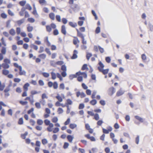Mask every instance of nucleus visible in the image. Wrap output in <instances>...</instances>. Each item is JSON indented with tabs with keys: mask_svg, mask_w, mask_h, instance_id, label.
<instances>
[{
	"mask_svg": "<svg viewBox=\"0 0 153 153\" xmlns=\"http://www.w3.org/2000/svg\"><path fill=\"white\" fill-rule=\"evenodd\" d=\"M56 24L54 23H51L49 25H47L46 26V31L49 33L51 32L52 30V29H54L53 32V35L56 36L59 34V32L57 29H56Z\"/></svg>",
	"mask_w": 153,
	"mask_h": 153,
	"instance_id": "f257e3e1",
	"label": "nucleus"
},
{
	"mask_svg": "<svg viewBox=\"0 0 153 153\" xmlns=\"http://www.w3.org/2000/svg\"><path fill=\"white\" fill-rule=\"evenodd\" d=\"M81 75H82L83 77L85 78H86L87 77V76L86 73L79 71L76 73L75 74L70 75L69 76V78L70 80H72L73 78H76L78 76Z\"/></svg>",
	"mask_w": 153,
	"mask_h": 153,
	"instance_id": "f03ea898",
	"label": "nucleus"
},
{
	"mask_svg": "<svg viewBox=\"0 0 153 153\" xmlns=\"http://www.w3.org/2000/svg\"><path fill=\"white\" fill-rule=\"evenodd\" d=\"M4 63L1 64L2 67L5 69H8L10 67L9 64L10 63V61L9 59L6 58L4 59Z\"/></svg>",
	"mask_w": 153,
	"mask_h": 153,
	"instance_id": "7ed1b4c3",
	"label": "nucleus"
},
{
	"mask_svg": "<svg viewBox=\"0 0 153 153\" xmlns=\"http://www.w3.org/2000/svg\"><path fill=\"white\" fill-rule=\"evenodd\" d=\"M48 85L49 88L53 86L54 89H57L58 88V84L56 82H54L53 83L51 81H49L48 83Z\"/></svg>",
	"mask_w": 153,
	"mask_h": 153,
	"instance_id": "20e7f679",
	"label": "nucleus"
},
{
	"mask_svg": "<svg viewBox=\"0 0 153 153\" xmlns=\"http://www.w3.org/2000/svg\"><path fill=\"white\" fill-rule=\"evenodd\" d=\"M1 53H0V61L3 59V55L5 54L6 52V48L5 47H2L1 51Z\"/></svg>",
	"mask_w": 153,
	"mask_h": 153,
	"instance_id": "39448f33",
	"label": "nucleus"
},
{
	"mask_svg": "<svg viewBox=\"0 0 153 153\" xmlns=\"http://www.w3.org/2000/svg\"><path fill=\"white\" fill-rule=\"evenodd\" d=\"M74 39L73 40V44L76 46V47L78 48L79 47L78 44L79 43L80 41L76 36L73 37Z\"/></svg>",
	"mask_w": 153,
	"mask_h": 153,
	"instance_id": "423d86ee",
	"label": "nucleus"
},
{
	"mask_svg": "<svg viewBox=\"0 0 153 153\" xmlns=\"http://www.w3.org/2000/svg\"><path fill=\"white\" fill-rule=\"evenodd\" d=\"M41 145V142L39 141H36V142L35 147V151L37 152H39V151L40 146Z\"/></svg>",
	"mask_w": 153,
	"mask_h": 153,
	"instance_id": "0eeeda50",
	"label": "nucleus"
},
{
	"mask_svg": "<svg viewBox=\"0 0 153 153\" xmlns=\"http://www.w3.org/2000/svg\"><path fill=\"white\" fill-rule=\"evenodd\" d=\"M112 130V128L109 126L107 128V129H105L104 128H102V131L104 134H108L109 132L111 131Z\"/></svg>",
	"mask_w": 153,
	"mask_h": 153,
	"instance_id": "6e6552de",
	"label": "nucleus"
},
{
	"mask_svg": "<svg viewBox=\"0 0 153 153\" xmlns=\"http://www.w3.org/2000/svg\"><path fill=\"white\" fill-rule=\"evenodd\" d=\"M45 112L46 114H44V118H46L50 116V114L51 113L50 110L48 108H46L45 109Z\"/></svg>",
	"mask_w": 153,
	"mask_h": 153,
	"instance_id": "1a4fd4ad",
	"label": "nucleus"
},
{
	"mask_svg": "<svg viewBox=\"0 0 153 153\" xmlns=\"http://www.w3.org/2000/svg\"><path fill=\"white\" fill-rule=\"evenodd\" d=\"M115 92V89L113 87L109 88L108 90V95L112 96Z\"/></svg>",
	"mask_w": 153,
	"mask_h": 153,
	"instance_id": "9d476101",
	"label": "nucleus"
},
{
	"mask_svg": "<svg viewBox=\"0 0 153 153\" xmlns=\"http://www.w3.org/2000/svg\"><path fill=\"white\" fill-rule=\"evenodd\" d=\"M11 85H9L4 90V92L5 93V96H8L9 95V94L8 92L10 90V87Z\"/></svg>",
	"mask_w": 153,
	"mask_h": 153,
	"instance_id": "9b49d317",
	"label": "nucleus"
},
{
	"mask_svg": "<svg viewBox=\"0 0 153 153\" xmlns=\"http://www.w3.org/2000/svg\"><path fill=\"white\" fill-rule=\"evenodd\" d=\"M85 137L87 139H90L91 141H95L96 140L95 138L93 136L90 137L89 134H85Z\"/></svg>",
	"mask_w": 153,
	"mask_h": 153,
	"instance_id": "f8f14e48",
	"label": "nucleus"
},
{
	"mask_svg": "<svg viewBox=\"0 0 153 153\" xmlns=\"http://www.w3.org/2000/svg\"><path fill=\"white\" fill-rule=\"evenodd\" d=\"M77 31V36L80 37L81 39L85 38L84 35L82 33L77 29H76Z\"/></svg>",
	"mask_w": 153,
	"mask_h": 153,
	"instance_id": "ddd939ff",
	"label": "nucleus"
},
{
	"mask_svg": "<svg viewBox=\"0 0 153 153\" xmlns=\"http://www.w3.org/2000/svg\"><path fill=\"white\" fill-rule=\"evenodd\" d=\"M99 66L98 67V69L100 71L103 69L104 65L101 61H100L98 63Z\"/></svg>",
	"mask_w": 153,
	"mask_h": 153,
	"instance_id": "4468645a",
	"label": "nucleus"
},
{
	"mask_svg": "<svg viewBox=\"0 0 153 153\" xmlns=\"http://www.w3.org/2000/svg\"><path fill=\"white\" fill-rule=\"evenodd\" d=\"M67 138L69 142L72 143L74 138V137L73 135H68L67 136Z\"/></svg>",
	"mask_w": 153,
	"mask_h": 153,
	"instance_id": "2eb2a0df",
	"label": "nucleus"
},
{
	"mask_svg": "<svg viewBox=\"0 0 153 153\" xmlns=\"http://www.w3.org/2000/svg\"><path fill=\"white\" fill-rule=\"evenodd\" d=\"M125 91L122 90L121 88H120L119 91H118L117 93L116 96L117 97H119L122 95L124 94Z\"/></svg>",
	"mask_w": 153,
	"mask_h": 153,
	"instance_id": "dca6fc26",
	"label": "nucleus"
},
{
	"mask_svg": "<svg viewBox=\"0 0 153 153\" xmlns=\"http://www.w3.org/2000/svg\"><path fill=\"white\" fill-rule=\"evenodd\" d=\"M61 33L64 35H65L66 34L65 26L64 25H62L61 26Z\"/></svg>",
	"mask_w": 153,
	"mask_h": 153,
	"instance_id": "f3484780",
	"label": "nucleus"
},
{
	"mask_svg": "<svg viewBox=\"0 0 153 153\" xmlns=\"http://www.w3.org/2000/svg\"><path fill=\"white\" fill-rule=\"evenodd\" d=\"M78 52L76 50H74L73 51V56L71 57L72 59H74L76 58L77 57V54Z\"/></svg>",
	"mask_w": 153,
	"mask_h": 153,
	"instance_id": "a211bd4d",
	"label": "nucleus"
},
{
	"mask_svg": "<svg viewBox=\"0 0 153 153\" xmlns=\"http://www.w3.org/2000/svg\"><path fill=\"white\" fill-rule=\"evenodd\" d=\"M19 74L20 75H25L26 74V72L24 70H22V68L21 66L19 68Z\"/></svg>",
	"mask_w": 153,
	"mask_h": 153,
	"instance_id": "6ab92c4d",
	"label": "nucleus"
},
{
	"mask_svg": "<svg viewBox=\"0 0 153 153\" xmlns=\"http://www.w3.org/2000/svg\"><path fill=\"white\" fill-rule=\"evenodd\" d=\"M73 102L72 100L70 99H67L66 100V102L65 103L66 106L68 107L69 105L72 104Z\"/></svg>",
	"mask_w": 153,
	"mask_h": 153,
	"instance_id": "aec40b11",
	"label": "nucleus"
},
{
	"mask_svg": "<svg viewBox=\"0 0 153 153\" xmlns=\"http://www.w3.org/2000/svg\"><path fill=\"white\" fill-rule=\"evenodd\" d=\"M30 84L28 83H26L23 86L24 91H27L28 90V88Z\"/></svg>",
	"mask_w": 153,
	"mask_h": 153,
	"instance_id": "412c9836",
	"label": "nucleus"
},
{
	"mask_svg": "<svg viewBox=\"0 0 153 153\" xmlns=\"http://www.w3.org/2000/svg\"><path fill=\"white\" fill-rule=\"evenodd\" d=\"M53 127V123L50 124V125H48V126L47 128V130L48 132H51L52 131V128Z\"/></svg>",
	"mask_w": 153,
	"mask_h": 153,
	"instance_id": "4be33fe9",
	"label": "nucleus"
},
{
	"mask_svg": "<svg viewBox=\"0 0 153 153\" xmlns=\"http://www.w3.org/2000/svg\"><path fill=\"white\" fill-rule=\"evenodd\" d=\"M49 18L52 20L55 19V15L53 13H51L49 14Z\"/></svg>",
	"mask_w": 153,
	"mask_h": 153,
	"instance_id": "5701e85b",
	"label": "nucleus"
},
{
	"mask_svg": "<svg viewBox=\"0 0 153 153\" xmlns=\"http://www.w3.org/2000/svg\"><path fill=\"white\" fill-rule=\"evenodd\" d=\"M24 21L25 19H23L17 21L16 23L19 26H20L24 22Z\"/></svg>",
	"mask_w": 153,
	"mask_h": 153,
	"instance_id": "b1692460",
	"label": "nucleus"
},
{
	"mask_svg": "<svg viewBox=\"0 0 153 153\" xmlns=\"http://www.w3.org/2000/svg\"><path fill=\"white\" fill-rule=\"evenodd\" d=\"M69 25L73 27H75L77 26V24L76 23L73 22H69Z\"/></svg>",
	"mask_w": 153,
	"mask_h": 153,
	"instance_id": "393cba45",
	"label": "nucleus"
},
{
	"mask_svg": "<svg viewBox=\"0 0 153 153\" xmlns=\"http://www.w3.org/2000/svg\"><path fill=\"white\" fill-rule=\"evenodd\" d=\"M24 8L25 10V9H27L29 10H31L32 9V7L29 4H26L25 5V8Z\"/></svg>",
	"mask_w": 153,
	"mask_h": 153,
	"instance_id": "a878e982",
	"label": "nucleus"
},
{
	"mask_svg": "<svg viewBox=\"0 0 153 153\" xmlns=\"http://www.w3.org/2000/svg\"><path fill=\"white\" fill-rule=\"evenodd\" d=\"M134 117L139 122L141 123H143V119L140 116H135Z\"/></svg>",
	"mask_w": 153,
	"mask_h": 153,
	"instance_id": "bb28decb",
	"label": "nucleus"
},
{
	"mask_svg": "<svg viewBox=\"0 0 153 153\" xmlns=\"http://www.w3.org/2000/svg\"><path fill=\"white\" fill-rule=\"evenodd\" d=\"M77 125L74 123H71L69 126V127L72 129H73L74 128L77 127Z\"/></svg>",
	"mask_w": 153,
	"mask_h": 153,
	"instance_id": "cd10ccee",
	"label": "nucleus"
},
{
	"mask_svg": "<svg viewBox=\"0 0 153 153\" xmlns=\"http://www.w3.org/2000/svg\"><path fill=\"white\" fill-rule=\"evenodd\" d=\"M109 69H107L104 70L103 69L102 70L100 71V72H102L103 74L105 75L108 74L109 71Z\"/></svg>",
	"mask_w": 153,
	"mask_h": 153,
	"instance_id": "c85d7f7f",
	"label": "nucleus"
},
{
	"mask_svg": "<svg viewBox=\"0 0 153 153\" xmlns=\"http://www.w3.org/2000/svg\"><path fill=\"white\" fill-rule=\"evenodd\" d=\"M35 105L37 109H39L41 108V105L40 102H37L35 104Z\"/></svg>",
	"mask_w": 153,
	"mask_h": 153,
	"instance_id": "c756f323",
	"label": "nucleus"
},
{
	"mask_svg": "<svg viewBox=\"0 0 153 153\" xmlns=\"http://www.w3.org/2000/svg\"><path fill=\"white\" fill-rule=\"evenodd\" d=\"M9 71L5 69L3 70L2 71V74L3 75H7L9 74Z\"/></svg>",
	"mask_w": 153,
	"mask_h": 153,
	"instance_id": "7c9ffc66",
	"label": "nucleus"
},
{
	"mask_svg": "<svg viewBox=\"0 0 153 153\" xmlns=\"http://www.w3.org/2000/svg\"><path fill=\"white\" fill-rule=\"evenodd\" d=\"M33 29V27L32 26H30V24L28 25V26L27 27V30L28 32L32 31Z\"/></svg>",
	"mask_w": 153,
	"mask_h": 153,
	"instance_id": "2f4dec72",
	"label": "nucleus"
},
{
	"mask_svg": "<svg viewBox=\"0 0 153 153\" xmlns=\"http://www.w3.org/2000/svg\"><path fill=\"white\" fill-rule=\"evenodd\" d=\"M25 100H28L31 104H33V103L34 102V100H33V99H31V98L29 97H26L25 98Z\"/></svg>",
	"mask_w": 153,
	"mask_h": 153,
	"instance_id": "473e14b6",
	"label": "nucleus"
},
{
	"mask_svg": "<svg viewBox=\"0 0 153 153\" xmlns=\"http://www.w3.org/2000/svg\"><path fill=\"white\" fill-rule=\"evenodd\" d=\"M10 34L14 36L16 32L14 29L13 28L11 29L9 31Z\"/></svg>",
	"mask_w": 153,
	"mask_h": 153,
	"instance_id": "72a5a7b5",
	"label": "nucleus"
},
{
	"mask_svg": "<svg viewBox=\"0 0 153 153\" xmlns=\"http://www.w3.org/2000/svg\"><path fill=\"white\" fill-rule=\"evenodd\" d=\"M5 87L4 84H1V82L0 81V91H2L4 90Z\"/></svg>",
	"mask_w": 153,
	"mask_h": 153,
	"instance_id": "f704fd0d",
	"label": "nucleus"
},
{
	"mask_svg": "<svg viewBox=\"0 0 153 153\" xmlns=\"http://www.w3.org/2000/svg\"><path fill=\"white\" fill-rule=\"evenodd\" d=\"M44 122L46 126H48L51 124H52L51 123L50 121L48 119H45L44 121Z\"/></svg>",
	"mask_w": 153,
	"mask_h": 153,
	"instance_id": "c9c22d12",
	"label": "nucleus"
},
{
	"mask_svg": "<svg viewBox=\"0 0 153 153\" xmlns=\"http://www.w3.org/2000/svg\"><path fill=\"white\" fill-rule=\"evenodd\" d=\"M93 116H94V119L97 121L99 120L100 117L99 115L98 114L96 113L95 114H94Z\"/></svg>",
	"mask_w": 153,
	"mask_h": 153,
	"instance_id": "e433bc0d",
	"label": "nucleus"
},
{
	"mask_svg": "<svg viewBox=\"0 0 153 153\" xmlns=\"http://www.w3.org/2000/svg\"><path fill=\"white\" fill-rule=\"evenodd\" d=\"M19 103L20 104L22 105H27L28 104V102L27 101H23L22 100H20L19 101Z\"/></svg>",
	"mask_w": 153,
	"mask_h": 153,
	"instance_id": "4c0bfd02",
	"label": "nucleus"
},
{
	"mask_svg": "<svg viewBox=\"0 0 153 153\" xmlns=\"http://www.w3.org/2000/svg\"><path fill=\"white\" fill-rule=\"evenodd\" d=\"M42 75L45 78H48L49 76V74L46 72H42Z\"/></svg>",
	"mask_w": 153,
	"mask_h": 153,
	"instance_id": "58836bf2",
	"label": "nucleus"
},
{
	"mask_svg": "<svg viewBox=\"0 0 153 153\" xmlns=\"http://www.w3.org/2000/svg\"><path fill=\"white\" fill-rule=\"evenodd\" d=\"M97 101L96 100L93 99L90 101V104L93 105H94L97 104Z\"/></svg>",
	"mask_w": 153,
	"mask_h": 153,
	"instance_id": "ea45409f",
	"label": "nucleus"
},
{
	"mask_svg": "<svg viewBox=\"0 0 153 153\" xmlns=\"http://www.w3.org/2000/svg\"><path fill=\"white\" fill-rule=\"evenodd\" d=\"M46 55L45 54L43 53L39 54L38 56L42 59H45L46 57Z\"/></svg>",
	"mask_w": 153,
	"mask_h": 153,
	"instance_id": "a19ab883",
	"label": "nucleus"
},
{
	"mask_svg": "<svg viewBox=\"0 0 153 153\" xmlns=\"http://www.w3.org/2000/svg\"><path fill=\"white\" fill-rule=\"evenodd\" d=\"M26 2L25 1H22L19 2V4L21 6L23 7L25 5Z\"/></svg>",
	"mask_w": 153,
	"mask_h": 153,
	"instance_id": "79ce46f5",
	"label": "nucleus"
},
{
	"mask_svg": "<svg viewBox=\"0 0 153 153\" xmlns=\"http://www.w3.org/2000/svg\"><path fill=\"white\" fill-rule=\"evenodd\" d=\"M28 133L27 132H25L24 134H22L21 135V138L24 139H25L26 138V137Z\"/></svg>",
	"mask_w": 153,
	"mask_h": 153,
	"instance_id": "37998d69",
	"label": "nucleus"
},
{
	"mask_svg": "<svg viewBox=\"0 0 153 153\" xmlns=\"http://www.w3.org/2000/svg\"><path fill=\"white\" fill-rule=\"evenodd\" d=\"M51 74L52 79L53 80L55 79L56 78V74L54 72H52L51 73Z\"/></svg>",
	"mask_w": 153,
	"mask_h": 153,
	"instance_id": "c03bdc74",
	"label": "nucleus"
},
{
	"mask_svg": "<svg viewBox=\"0 0 153 153\" xmlns=\"http://www.w3.org/2000/svg\"><path fill=\"white\" fill-rule=\"evenodd\" d=\"M18 124L19 125H22L23 123V120L22 117L20 118L18 121Z\"/></svg>",
	"mask_w": 153,
	"mask_h": 153,
	"instance_id": "a18cd8bd",
	"label": "nucleus"
},
{
	"mask_svg": "<svg viewBox=\"0 0 153 153\" xmlns=\"http://www.w3.org/2000/svg\"><path fill=\"white\" fill-rule=\"evenodd\" d=\"M25 10L24 8H22L21 11L19 12V14L20 16H22L24 15Z\"/></svg>",
	"mask_w": 153,
	"mask_h": 153,
	"instance_id": "49530a36",
	"label": "nucleus"
},
{
	"mask_svg": "<svg viewBox=\"0 0 153 153\" xmlns=\"http://www.w3.org/2000/svg\"><path fill=\"white\" fill-rule=\"evenodd\" d=\"M27 20L29 22L31 23H33L35 21L34 19L32 18H28L27 19Z\"/></svg>",
	"mask_w": 153,
	"mask_h": 153,
	"instance_id": "de8ad7c7",
	"label": "nucleus"
},
{
	"mask_svg": "<svg viewBox=\"0 0 153 153\" xmlns=\"http://www.w3.org/2000/svg\"><path fill=\"white\" fill-rule=\"evenodd\" d=\"M65 88L64 84L63 83L60 84L59 85V89L60 90H63Z\"/></svg>",
	"mask_w": 153,
	"mask_h": 153,
	"instance_id": "09e8293b",
	"label": "nucleus"
},
{
	"mask_svg": "<svg viewBox=\"0 0 153 153\" xmlns=\"http://www.w3.org/2000/svg\"><path fill=\"white\" fill-rule=\"evenodd\" d=\"M37 123L38 125H41L43 124V121L42 120L38 119L37 121Z\"/></svg>",
	"mask_w": 153,
	"mask_h": 153,
	"instance_id": "8fccbe9b",
	"label": "nucleus"
},
{
	"mask_svg": "<svg viewBox=\"0 0 153 153\" xmlns=\"http://www.w3.org/2000/svg\"><path fill=\"white\" fill-rule=\"evenodd\" d=\"M56 98L58 100V101L62 102L63 101L62 98L59 95H57L56 96Z\"/></svg>",
	"mask_w": 153,
	"mask_h": 153,
	"instance_id": "3c124183",
	"label": "nucleus"
},
{
	"mask_svg": "<svg viewBox=\"0 0 153 153\" xmlns=\"http://www.w3.org/2000/svg\"><path fill=\"white\" fill-rule=\"evenodd\" d=\"M56 21L59 22H61V17L59 15H56Z\"/></svg>",
	"mask_w": 153,
	"mask_h": 153,
	"instance_id": "603ef678",
	"label": "nucleus"
},
{
	"mask_svg": "<svg viewBox=\"0 0 153 153\" xmlns=\"http://www.w3.org/2000/svg\"><path fill=\"white\" fill-rule=\"evenodd\" d=\"M57 111L58 114H62L63 112V110L62 108H59L57 109Z\"/></svg>",
	"mask_w": 153,
	"mask_h": 153,
	"instance_id": "864d4df0",
	"label": "nucleus"
},
{
	"mask_svg": "<svg viewBox=\"0 0 153 153\" xmlns=\"http://www.w3.org/2000/svg\"><path fill=\"white\" fill-rule=\"evenodd\" d=\"M61 21L64 24H66L68 22V20L67 19L65 18H63L62 19Z\"/></svg>",
	"mask_w": 153,
	"mask_h": 153,
	"instance_id": "5fc2aeb1",
	"label": "nucleus"
},
{
	"mask_svg": "<svg viewBox=\"0 0 153 153\" xmlns=\"http://www.w3.org/2000/svg\"><path fill=\"white\" fill-rule=\"evenodd\" d=\"M61 69L63 71H66V67L65 65H62L61 66Z\"/></svg>",
	"mask_w": 153,
	"mask_h": 153,
	"instance_id": "6e6d98bb",
	"label": "nucleus"
},
{
	"mask_svg": "<svg viewBox=\"0 0 153 153\" xmlns=\"http://www.w3.org/2000/svg\"><path fill=\"white\" fill-rule=\"evenodd\" d=\"M58 121V119L57 117H54L52 119V121L53 123H56Z\"/></svg>",
	"mask_w": 153,
	"mask_h": 153,
	"instance_id": "4d7b16f0",
	"label": "nucleus"
},
{
	"mask_svg": "<svg viewBox=\"0 0 153 153\" xmlns=\"http://www.w3.org/2000/svg\"><path fill=\"white\" fill-rule=\"evenodd\" d=\"M39 93V92H38L35 90H32L30 92L32 96L36 94H37Z\"/></svg>",
	"mask_w": 153,
	"mask_h": 153,
	"instance_id": "13d9d810",
	"label": "nucleus"
},
{
	"mask_svg": "<svg viewBox=\"0 0 153 153\" xmlns=\"http://www.w3.org/2000/svg\"><path fill=\"white\" fill-rule=\"evenodd\" d=\"M16 92L18 93H20L22 91V89L19 87H17L16 90Z\"/></svg>",
	"mask_w": 153,
	"mask_h": 153,
	"instance_id": "bf43d9fd",
	"label": "nucleus"
},
{
	"mask_svg": "<svg viewBox=\"0 0 153 153\" xmlns=\"http://www.w3.org/2000/svg\"><path fill=\"white\" fill-rule=\"evenodd\" d=\"M92 56V54L91 53H88L86 54V58L88 60Z\"/></svg>",
	"mask_w": 153,
	"mask_h": 153,
	"instance_id": "052dcab7",
	"label": "nucleus"
},
{
	"mask_svg": "<svg viewBox=\"0 0 153 153\" xmlns=\"http://www.w3.org/2000/svg\"><path fill=\"white\" fill-rule=\"evenodd\" d=\"M34 110V109L33 108H31L30 109L28 110L27 111V114H30L31 113H33V111Z\"/></svg>",
	"mask_w": 153,
	"mask_h": 153,
	"instance_id": "680f3d73",
	"label": "nucleus"
},
{
	"mask_svg": "<svg viewBox=\"0 0 153 153\" xmlns=\"http://www.w3.org/2000/svg\"><path fill=\"white\" fill-rule=\"evenodd\" d=\"M42 142L43 145H45L48 143V142L46 139H43L42 140Z\"/></svg>",
	"mask_w": 153,
	"mask_h": 153,
	"instance_id": "e2e57ef3",
	"label": "nucleus"
},
{
	"mask_svg": "<svg viewBox=\"0 0 153 153\" xmlns=\"http://www.w3.org/2000/svg\"><path fill=\"white\" fill-rule=\"evenodd\" d=\"M78 7V5L77 4H74L71 6V8L72 9L74 10H75Z\"/></svg>",
	"mask_w": 153,
	"mask_h": 153,
	"instance_id": "0e129e2a",
	"label": "nucleus"
},
{
	"mask_svg": "<svg viewBox=\"0 0 153 153\" xmlns=\"http://www.w3.org/2000/svg\"><path fill=\"white\" fill-rule=\"evenodd\" d=\"M39 2L40 4L42 5L46 4V1L45 0H39Z\"/></svg>",
	"mask_w": 153,
	"mask_h": 153,
	"instance_id": "69168bd1",
	"label": "nucleus"
},
{
	"mask_svg": "<svg viewBox=\"0 0 153 153\" xmlns=\"http://www.w3.org/2000/svg\"><path fill=\"white\" fill-rule=\"evenodd\" d=\"M39 84L40 86H43L44 85V83L43 81L41 79H40L38 81Z\"/></svg>",
	"mask_w": 153,
	"mask_h": 153,
	"instance_id": "338daca9",
	"label": "nucleus"
},
{
	"mask_svg": "<svg viewBox=\"0 0 153 153\" xmlns=\"http://www.w3.org/2000/svg\"><path fill=\"white\" fill-rule=\"evenodd\" d=\"M98 47L101 53H103L104 52V50L103 48H102L100 46H98Z\"/></svg>",
	"mask_w": 153,
	"mask_h": 153,
	"instance_id": "774afa93",
	"label": "nucleus"
}]
</instances>
